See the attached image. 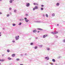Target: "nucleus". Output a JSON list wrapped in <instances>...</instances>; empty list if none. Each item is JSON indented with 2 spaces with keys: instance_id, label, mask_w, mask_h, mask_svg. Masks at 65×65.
I'll use <instances>...</instances> for the list:
<instances>
[{
  "instance_id": "1",
  "label": "nucleus",
  "mask_w": 65,
  "mask_h": 65,
  "mask_svg": "<svg viewBox=\"0 0 65 65\" xmlns=\"http://www.w3.org/2000/svg\"><path fill=\"white\" fill-rule=\"evenodd\" d=\"M47 35H44L43 36V37L44 38H45L46 37H47Z\"/></svg>"
},
{
  "instance_id": "2",
  "label": "nucleus",
  "mask_w": 65,
  "mask_h": 65,
  "mask_svg": "<svg viewBox=\"0 0 65 65\" xmlns=\"http://www.w3.org/2000/svg\"><path fill=\"white\" fill-rule=\"evenodd\" d=\"M37 29L38 30H41L42 31L43 30V29H42L40 28H38Z\"/></svg>"
},
{
  "instance_id": "3",
  "label": "nucleus",
  "mask_w": 65,
  "mask_h": 65,
  "mask_svg": "<svg viewBox=\"0 0 65 65\" xmlns=\"http://www.w3.org/2000/svg\"><path fill=\"white\" fill-rule=\"evenodd\" d=\"M29 5H30V4L29 3H27L26 4V6H27V7H28V6H29Z\"/></svg>"
},
{
  "instance_id": "4",
  "label": "nucleus",
  "mask_w": 65,
  "mask_h": 65,
  "mask_svg": "<svg viewBox=\"0 0 65 65\" xmlns=\"http://www.w3.org/2000/svg\"><path fill=\"white\" fill-rule=\"evenodd\" d=\"M15 56V54H13L12 55V57H14Z\"/></svg>"
},
{
  "instance_id": "5",
  "label": "nucleus",
  "mask_w": 65,
  "mask_h": 65,
  "mask_svg": "<svg viewBox=\"0 0 65 65\" xmlns=\"http://www.w3.org/2000/svg\"><path fill=\"white\" fill-rule=\"evenodd\" d=\"M51 33L53 34H57V33H55V32H52Z\"/></svg>"
},
{
  "instance_id": "6",
  "label": "nucleus",
  "mask_w": 65,
  "mask_h": 65,
  "mask_svg": "<svg viewBox=\"0 0 65 65\" xmlns=\"http://www.w3.org/2000/svg\"><path fill=\"white\" fill-rule=\"evenodd\" d=\"M45 59H47L48 60H49V58H48V57H45Z\"/></svg>"
},
{
  "instance_id": "7",
  "label": "nucleus",
  "mask_w": 65,
  "mask_h": 65,
  "mask_svg": "<svg viewBox=\"0 0 65 65\" xmlns=\"http://www.w3.org/2000/svg\"><path fill=\"white\" fill-rule=\"evenodd\" d=\"M52 61L54 62H56V60H55L54 59H52Z\"/></svg>"
},
{
  "instance_id": "8",
  "label": "nucleus",
  "mask_w": 65,
  "mask_h": 65,
  "mask_svg": "<svg viewBox=\"0 0 65 65\" xmlns=\"http://www.w3.org/2000/svg\"><path fill=\"white\" fill-rule=\"evenodd\" d=\"M35 8H36V9H38V7L36 6L35 7Z\"/></svg>"
},
{
  "instance_id": "9",
  "label": "nucleus",
  "mask_w": 65,
  "mask_h": 65,
  "mask_svg": "<svg viewBox=\"0 0 65 65\" xmlns=\"http://www.w3.org/2000/svg\"><path fill=\"white\" fill-rule=\"evenodd\" d=\"M59 4H59V3H57L56 4V5H57V6H58L59 5Z\"/></svg>"
},
{
  "instance_id": "10",
  "label": "nucleus",
  "mask_w": 65,
  "mask_h": 65,
  "mask_svg": "<svg viewBox=\"0 0 65 65\" xmlns=\"http://www.w3.org/2000/svg\"><path fill=\"white\" fill-rule=\"evenodd\" d=\"M15 38H16V40H18L19 39V38H18L17 37H15Z\"/></svg>"
},
{
  "instance_id": "11",
  "label": "nucleus",
  "mask_w": 65,
  "mask_h": 65,
  "mask_svg": "<svg viewBox=\"0 0 65 65\" xmlns=\"http://www.w3.org/2000/svg\"><path fill=\"white\" fill-rule=\"evenodd\" d=\"M8 60H11V58H10V57H8Z\"/></svg>"
},
{
  "instance_id": "12",
  "label": "nucleus",
  "mask_w": 65,
  "mask_h": 65,
  "mask_svg": "<svg viewBox=\"0 0 65 65\" xmlns=\"http://www.w3.org/2000/svg\"><path fill=\"white\" fill-rule=\"evenodd\" d=\"M5 60L4 59H1V62H4V61H5Z\"/></svg>"
},
{
  "instance_id": "13",
  "label": "nucleus",
  "mask_w": 65,
  "mask_h": 65,
  "mask_svg": "<svg viewBox=\"0 0 65 65\" xmlns=\"http://www.w3.org/2000/svg\"><path fill=\"white\" fill-rule=\"evenodd\" d=\"M36 32V30H33V32Z\"/></svg>"
},
{
  "instance_id": "14",
  "label": "nucleus",
  "mask_w": 65,
  "mask_h": 65,
  "mask_svg": "<svg viewBox=\"0 0 65 65\" xmlns=\"http://www.w3.org/2000/svg\"><path fill=\"white\" fill-rule=\"evenodd\" d=\"M46 17H47V18H48V15H47V14H46Z\"/></svg>"
},
{
  "instance_id": "15",
  "label": "nucleus",
  "mask_w": 65,
  "mask_h": 65,
  "mask_svg": "<svg viewBox=\"0 0 65 65\" xmlns=\"http://www.w3.org/2000/svg\"><path fill=\"white\" fill-rule=\"evenodd\" d=\"M52 15L53 17H54V16H55V14H52Z\"/></svg>"
},
{
  "instance_id": "16",
  "label": "nucleus",
  "mask_w": 65,
  "mask_h": 65,
  "mask_svg": "<svg viewBox=\"0 0 65 65\" xmlns=\"http://www.w3.org/2000/svg\"><path fill=\"white\" fill-rule=\"evenodd\" d=\"M28 21H29V20H25V22H28Z\"/></svg>"
},
{
  "instance_id": "17",
  "label": "nucleus",
  "mask_w": 65,
  "mask_h": 65,
  "mask_svg": "<svg viewBox=\"0 0 65 65\" xmlns=\"http://www.w3.org/2000/svg\"><path fill=\"white\" fill-rule=\"evenodd\" d=\"M10 3H12V0L10 1Z\"/></svg>"
},
{
  "instance_id": "18",
  "label": "nucleus",
  "mask_w": 65,
  "mask_h": 65,
  "mask_svg": "<svg viewBox=\"0 0 65 65\" xmlns=\"http://www.w3.org/2000/svg\"><path fill=\"white\" fill-rule=\"evenodd\" d=\"M7 52H10V51H9V50H7Z\"/></svg>"
},
{
  "instance_id": "19",
  "label": "nucleus",
  "mask_w": 65,
  "mask_h": 65,
  "mask_svg": "<svg viewBox=\"0 0 65 65\" xmlns=\"http://www.w3.org/2000/svg\"><path fill=\"white\" fill-rule=\"evenodd\" d=\"M36 9V8H33V10H35Z\"/></svg>"
},
{
  "instance_id": "20",
  "label": "nucleus",
  "mask_w": 65,
  "mask_h": 65,
  "mask_svg": "<svg viewBox=\"0 0 65 65\" xmlns=\"http://www.w3.org/2000/svg\"><path fill=\"white\" fill-rule=\"evenodd\" d=\"M41 10H43V8H41Z\"/></svg>"
},
{
  "instance_id": "21",
  "label": "nucleus",
  "mask_w": 65,
  "mask_h": 65,
  "mask_svg": "<svg viewBox=\"0 0 65 65\" xmlns=\"http://www.w3.org/2000/svg\"><path fill=\"white\" fill-rule=\"evenodd\" d=\"M33 43H30V45H33Z\"/></svg>"
},
{
  "instance_id": "22",
  "label": "nucleus",
  "mask_w": 65,
  "mask_h": 65,
  "mask_svg": "<svg viewBox=\"0 0 65 65\" xmlns=\"http://www.w3.org/2000/svg\"><path fill=\"white\" fill-rule=\"evenodd\" d=\"M37 48V46H36L35 47V49H36V48Z\"/></svg>"
},
{
  "instance_id": "23",
  "label": "nucleus",
  "mask_w": 65,
  "mask_h": 65,
  "mask_svg": "<svg viewBox=\"0 0 65 65\" xmlns=\"http://www.w3.org/2000/svg\"><path fill=\"white\" fill-rule=\"evenodd\" d=\"M47 50H50V48H47Z\"/></svg>"
},
{
  "instance_id": "24",
  "label": "nucleus",
  "mask_w": 65,
  "mask_h": 65,
  "mask_svg": "<svg viewBox=\"0 0 65 65\" xmlns=\"http://www.w3.org/2000/svg\"><path fill=\"white\" fill-rule=\"evenodd\" d=\"M22 23H20L19 24V25H21Z\"/></svg>"
},
{
  "instance_id": "25",
  "label": "nucleus",
  "mask_w": 65,
  "mask_h": 65,
  "mask_svg": "<svg viewBox=\"0 0 65 65\" xmlns=\"http://www.w3.org/2000/svg\"><path fill=\"white\" fill-rule=\"evenodd\" d=\"M13 26H15V24H13Z\"/></svg>"
},
{
  "instance_id": "26",
  "label": "nucleus",
  "mask_w": 65,
  "mask_h": 65,
  "mask_svg": "<svg viewBox=\"0 0 65 65\" xmlns=\"http://www.w3.org/2000/svg\"><path fill=\"white\" fill-rule=\"evenodd\" d=\"M16 60L17 61H19V60H20V59H17Z\"/></svg>"
},
{
  "instance_id": "27",
  "label": "nucleus",
  "mask_w": 65,
  "mask_h": 65,
  "mask_svg": "<svg viewBox=\"0 0 65 65\" xmlns=\"http://www.w3.org/2000/svg\"><path fill=\"white\" fill-rule=\"evenodd\" d=\"M9 14H8L7 15V17H9Z\"/></svg>"
},
{
  "instance_id": "28",
  "label": "nucleus",
  "mask_w": 65,
  "mask_h": 65,
  "mask_svg": "<svg viewBox=\"0 0 65 65\" xmlns=\"http://www.w3.org/2000/svg\"><path fill=\"white\" fill-rule=\"evenodd\" d=\"M14 12H16L17 11V10H15L14 11Z\"/></svg>"
},
{
  "instance_id": "29",
  "label": "nucleus",
  "mask_w": 65,
  "mask_h": 65,
  "mask_svg": "<svg viewBox=\"0 0 65 65\" xmlns=\"http://www.w3.org/2000/svg\"><path fill=\"white\" fill-rule=\"evenodd\" d=\"M41 6L42 7H43V6H44V5H42Z\"/></svg>"
},
{
  "instance_id": "30",
  "label": "nucleus",
  "mask_w": 65,
  "mask_h": 65,
  "mask_svg": "<svg viewBox=\"0 0 65 65\" xmlns=\"http://www.w3.org/2000/svg\"><path fill=\"white\" fill-rule=\"evenodd\" d=\"M9 10H11V8H10L9 9Z\"/></svg>"
},
{
  "instance_id": "31",
  "label": "nucleus",
  "mask_w": 65,
  "mask_h": 65,
  "mask_svg": "<svg viewBox=\"0 0 65 65\" xmlns=\"http://www.w3.org/2000/svg\"><path fill=\"white\" fill-rule=\"evenodd\" d=\"M24 19H25V20H27V18H25Z\"/></svg>"
},
{
  "instance_id": "32",
  "label": "nucleus",
  "mask_w": 65,
  "mask_h": 65,
  "mask_svg": "<svg viewBox=\"0 0 65 65\" xmlns=\"http://www.w3.org/2000/svg\"><path fill=\"white\" fill-rule=\"evenodd\" d=\"M34 5H36V3H34Z\"/></svg>"
},
{
  "instance_id": "33",
  "label": "nucleus",
  "mask_w": 65,
  "mask_h": 65,
  "mask_svg": "<svg viewBox=\"0 0 65 65\" xmlns=\"http://www.w3.org/2000/svg\"><path fill=\"white\" fill-rule=\"evenodd\" d=\"M63 42H65V40H63Z\"/></svg>"
},
{
  "instance_id": "34",
  "label": "nucleus",
  "mask_w": 65,
  "mask_h": 65,
  "mask_svg": "<svg viewBox=\"0 0 65 65\" xmlns=\"http://www.w3.org/2000/svg\"><path fill=\"white\" fill-rule=\"evenodd\" d=\"M2 14V13L0 12V14Z\"/></svg>"
},
{
  "instance_id": "35",
  "label": "nucleus",
  "mask_w": 65,
  "mask_h": 65,
  "mask_svg": "<svg viewBox=\"0 0 65 65\" xmlns=\"http://www.w3.org/2000/svg\"><path fill=\"white\" fill-rule=\"evenodd\" d=\"M12 42H15V41H12Z\"/></svg>"
},
{
  "instance_id": "36",
  "label": "nucleus",
  "mask_w": 65,
  "mask_h": 65,
  "mask_svg": "<svg viewBox=\"0 0 65 65\" xmlns=\"http://www.w3.org/2000/svg\"><path fill=\"white\" fill-rule=\"evenodd\" d=\"M26 16H27V15H28V14H26Z\"/></svg>"
},
{
  "instance_id": "37",
  "label": "nucleus",
  "mask_w": 65,
  "mask_h": 65,
  "mask_svg": "<svg viewBox=\"0 0 65 65\" xmlns=\"http://www.w3.org/2000/svg\"><path fill=\"white\" fill-rule=\"evenodd\" d=\"M20 65H24V64H20Z\"/></svg>"
},
{
  "instance_id": "38",
  "label": "nucleus",
  "mask_w": 65,
  "mask_h": 65,
  "mask_svg": "<svg viewBox=\"0 0 65 65\" xmlns=\"http://www.w3.org/2000/svg\"><path fill=\"white\" fill-rule=\"evenodd\" d=\"M36 5H38V4H36Z\"/></svg>"
},
{
  "instance_id": "39",
  "label": "nucleus",
  "mask_w": 65,
  "mask_h": 65,
  "mask_svg": "<svg viewBox=\"0 0 65 65\" xmlns=\"http://www.w3.org/2000/svg\"><path fill=\"white\" fill-rule=\"evenodd\" d=\"M18 37H20V36H18Z\"/></svg>"
},
{
  "instance_id": "40",
  "label": "nucleus",
  "mask_w": 65,
  "mask_h": 65,
  "mask_svg": "<svg viewBox=\"0 0 65 65\" xmlns=\"http://www.w3.org/2000/svg\"><path fill=\"white\" fill-rule=\"evenodd\" d=\"M1 61V59H0V61Z\"/></svg>"
},
{
  "instance_id": "41",
  "label": "nucleus",
  "mask_w": 65,
  "mask_h": 65,
  "mask_svg": "<svg viewBox=\"0 0 65 65\" xmlns=\"http://www.w3.org/2000/svg\"><path fill=\"white\" fill-rule=\"evenodd\" d=\"M57 26H59V24H57Z\"/></svg>"
},
{
  "instance_id": "42",
  "label": "nucleus",
  "mask_w": 65,
  "mask_h": 65,
  "mask_svg": "<svg viewBox=\"0 0 65 65\" xmlns=\"http://www.w3.org/2000/svg\"><path fill=\"white\" fill-rule=\"evenodd\" d=\"M51 65H53V63H51Z\"/></svg>"
},
{
  "instance_id": "43",
  "label": "nucleus",
  "mask_w": 65,
  "mask_h": 65,
  "mask_svg": "<svg viewBox=\"0 0 65 65\" xmlns=\"http://www.w3.org/2000/svg\"><path fill=\"white\" fill-rule=\"evenodd\" d=\"M38 33H39V31H38Z\"/></svg>"
},
{
  "instance_id": "44",
  "label": "nucleus",
  "mask_w": 65,
  "mask_h": 65,
  "mask_svg": "<svg viewBox=\"0 0 65 65\" xmlns=\"http://www.w3.org/2000/svg\"><path fill=\"white\" fill-rule=\"evenodd\" d=\"M1 36V35L0 34V36Z\"/></svg>"
},
{
  "instance_id": "45",
  "label": "nucleus",
  "mask_w": 65,
  "mask_h": 65,
  "mask_svg": "<svg viewBox=\"0 0 65 65\" xmlns=\"http://www.w3.org/2000/svg\"><path fill=\"white\" fill-rule=\"evenodd\" d=\"M1 34V32H0V34Z\"/></svg>"
},
{
  "instance_id": "46",
  "label": "nucleus",
  "mask_w": 65,
  "mask_h": 65,
  "mask_svg": "<svg viewBox=\"0 0 65 65\" xmlns=\"http://www.w3.org/2000/svg\"><path fill=\"white\" fill-rule=\"evenodd\" d=\"M0 1H2V0H0Z\"/></svg>"
},
{
  "instance_id": "47",
  "label": "nucleus",
  "mask_w": 65,
  "mask_h": 65,
  "mask_svg": "<svg viewBox=\"0 0 65 65\" xmlns=\"http://www.w3.org/2000/svg\"><path fill=\"white\" fill-rule=\"evenodd\" d=\"M13 1V0H12Z\"/></svg>"
},
{
  "instance_id": "48",
  "label": "nucleus",
  "mask_w": 65,
  "mask_h": 65,
  "mask_svg": "<svg viewBox=\"0 0 65 65\" xmlns=\"http://www.w3.org/2000/svg\"><path fill=\"white\" fill-rule=\"evenodd\" d=\"M0 64H1V63H0Z\"/></svg>"
}]
</instances>
